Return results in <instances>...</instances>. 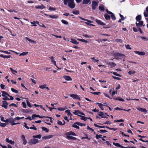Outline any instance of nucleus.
<instances>
[{"instance_id": "20e7f679", "label": "nucleus", "mask_w": 148, "mask_h": 148, "mask_svg": "<svg viewBox=\"0 0 148 148\" xmlns=\"http://www.w3.org/2000/svg\"><path fill=\"white\" fill-rule=\"evenodd\" d=\"M39 142L38 140L36 139H32L30 140L28 142L29 144L30 145L36 144Z\"/></svg>"}, {"instance_id": "2eb2a0df", "label": "nucleus", "mask_w": 148, "mask_h": 148, "mask_svg": "<svg viewBox=\"0 0 148 148\" xmlns=\"http://www.w3.org/2000/svg\"><path fill=\"white\" fill-rule=\"evenodd\" d=\"M53 137L52 135H49L47 136H45L42 138V139L46 140L48 139L51 138Z\"/></svg>"}, {"instance_id": "a19ab883", "label": "nucleus", "mask_w": 148, "mask_h": 148, "mask_svg": "<svg viewBox=\"0 0 148 148\" xmlns=\"http://www.w3.org/2000/svg\"><path fill=\"white\" fill-rule=\"evenodd\" d=\"M41 137V136L40 134H39L36 136H33V137L40 139Z\"/></svg>"}, {"instance_id": "f8f14e48", "label": "nucleus", "mask_w": 148, "mask_h": 148, "mask_svg": "<svg viewBox=\"0 0 148 148\" xmlns=\"http://www.w3.org/2000/svg\"><path fill=\"white\" fill-rule=\"evenodd\" d=\"M138 23L136 22V25L137 27H139L140 26H144V25H143V21H140Z\"/></svg>"}, {"instance_id": "6e6d98bb", "label": "nucleus", "mask_w": 148, "mask_h": 148, "mask_svg": "<svg viewBox=\"0 0 148 148\" xmlns=\"http://www.w3.org/2000/svg\"><path fill=\"white\" fill-rule=\"evenodd\" d=\"M37 117V115L34 114L32 115V119H35V118L36 117Z\"/></svg>"}, {"instance_id": "f03ea898", "label": "nucleus", "mask_w": 148, "mask_h": 148, "mask_svg": "<svg viewBox=\"0 0 148 148\" xmlns=\"http://www.w3.org/2000/svg\"><path fill=\"white\" fill-rule=\"evenodd\" d=\"M66 136V139L69 140H75L77 139L76 138L74 137L71 136H76L75 134L72 132H69L66 133L65 134Z\"/></svg>"}, {"instance_id": "1a4fd4ad", "label": "nucleus", "mask_w": 148, "mask_h": 148, "mask_svg": "<svg viewBox=\"0 0 148 148\" xmlns=\"http://www.w3.org/2000/svg\"><path fill=\"white\" fill-rule=\"evenodd\" d=\"M134 52L136 54L140 56H144L145 54V52L144 51H135Z\"/></svg>"}, {"instance_id": "b1692460", "label": "nucleus", "mask_w": 148, "mask_h": 148, "mask_svg": "<svg viewBox=\"0 0 148 148\" xmlns=\"http://www.w3.org/2000/svg\"><path fill=\"white\" fill-rule=\"evenodd\" d=\"M146 12H144V15L145 17H147L148 16V6L146 8Z\"/></svg>"}, {"instance_id": "49530a36", "label": "nucleus", "mask_w": 148, "mask_h": 148, "mask_svg": "<svg viewBox=\"0 0 148 148\" xmlns=\"http://www.w3.org/2000/svg\"><path fill=\"white\" fill-rule=\"evenodd\" d=\"M73 13L75 15H78L79 13V11L78 10H75L73 12Z\"/></svg>"}, {"instance_id": "2f4dec72", "label": "nucleus", "mask_w": 148, "mask_h": 148, "mask_svg": "<svg viewBox=\"0 0 148 148\" xmlns=\"http://www.w3.org/2000/svg\"><path fill=\"white\" fill-rule=\"evenodd\" d=\"M41 128L42 129V130L45 131L47 133L49 132V130L46 127H42Z\"/></svg>"}, {"instance_id": "7c9ffc66", "label": "nucleus", "mask_w": 148, "mask_h": 148, "mask_svg": "<svg viewBox=\"0 0 148 148\" xmlns=\"http://www.w3.org/2000/svg\"><path fill=\"white\" fill-rule=\"evenodd\" d=\"M79 18L81 19H82V20L85 21H86L87 22H88L89 23H92V21H91L90 20H88V19H84V18H82L81 16H79Z\"/></svg>"}, {"instance_id": "4d7b16f0", "label": "nucleus", "mask_w": 148, "mask_h": 148, "mask_svg": "<svg viewBox=\"0 0 148 148\" xmlns=\"http://www.w3.org/2000/svg\"><path fill=\"white\" fill-rule=\"evenodd\" d=\"M26 102H27V106L29 107L30 108L32 107V106L31 105V104L30 103V102L28 100H26Z\"/></svg>"}, {"instance_id": "dca6fc26", "label": "nucleus", "mask_w": 148, "mask_h": 148, "mask_svg": "<svg viewBox=\"0 0 148 148\" xmlns=\"http://www.w3.org/2000/svg\"><path fill=\"white\" fill-rule=\"evenodd\" d=\"M5 141L8 143H10L12 145H14V141L10 140L8 138H6Z\"/></svg>"}, {"instance_id": "4be33fe9", "label": "nucleus", "mask_w": 148, "mask_h": 148, "mask_svg": "<svg viewBox=\"0 0 148 148\" xmlns=\"http://www.w3.org/2000/svg\"><path fill=\"white\" fill-rule=\"evenodd\" d=\"M98 114L99 116H101L102 118H106L105 115L103 113V112H99Z\"/></svg>"}, {"instance_id": "a878e982", "label": "nucleus", "mask_w": 148, "mask_h": 148, "mask_svg": "<svg viewBox=\"0 0 148 148\" xmlns=\"http://www.w3.org/2000/svg\"><path fill=\"white\" fill-rule=\"evenodd\" d=\"M99 9L100 10L103 11L105 10L104 6L103 5H102L99 6Z\"/></svg>"}, {"instance_id": "412c9836", "label": "nucleus", "mask_w": 148, "mask_h": 148, "mask_svg": "<svg viewBox=\"0 0 148 148\" xmlns=\"http://www.w3.org/2000/svg\"><path fill=\"white\" fill-rule=\"evenodd\" d=\"M39 23L38 21H34L33 22H31V23L32 24V26H36L37 24L38 25Z\"/></svg>"}, {"instance_id": "58836bf2", "label": "nucleus", "mask_w": 148, "mask_h": 148, "mask_svg": "<svg viewBox=\"0 0 148 148\" xmlns=\"http://www.w3.org/2000/svg\"><path fill=\"white\" fill-rule=\"evenodd\" d=\"M7 125V124L5 123H1L0 122V126L2 127H4Z\"/></svg>"}, {"instance_id": "f3484780", "label": "nucleus", "mask_w": 148, "mask_h": 148, "mask_svg": "<svg viewBox=\"0 0 148 148\" xmlns=\"http://www.w3.org/2000/svg\"><path fill=\"white\" fill-rule=\"evenodd\" d=\"M14 119L12 118H9V122L12 125H14Z\"/></svg>"}, {"instance_id": "5701e85b", "label": "nucleus", "mask_w": 148, "mask_h": 148, "mask_svg": "<svg viewBox=\"0 0 148 148\" xmlns=\"http://www.w3.org/2000/svg\"><path fill=\"white\" fill-rule=\"evenodd\" d=\"M2 96L3 97H5L6 95H7L8 96H10V95L9 94L7 93L6 92L4 91H2Z\"/></svg>"}, {"instance_id": "0e129e2a", "label": "nucleus", "mask_w": 148, "mask_h": 148, "mask_svg": "<svg viewBox=\"0 0 148 148\" xmlns=\"http://www.w3.org/2000/svg\"><path fill=\"white\" fill-rule=\"evenodd\" d=\"M29 129H30L34 130H37V128L34 126L33 127H30L29 128Z\"/></svg>"}, {"instance_id": "5fc2aeb1", "label": "nucleus", "mask_w": 148, "mask_h": 148, "mask_svg": "<svg viewBox=\"0 0 148 148\" xmlns=\"http://www.w3.org/2000/svg\"><path fill=\"white\" fill-rule=\"evenodd\" d=\"M115 41L117 42H119L120 43H122L123 42V41L120 39H116Z\"/></svg>"}, {"instance_id": "0eeeda50", "label": "nucleus", "mask_w": 148, "mask_h": 148, "mask_svg": "<svg viewBox=\"0 0 148 148\" xmlns=\"http://www.w3.org/2000/svg\"><path fill=\"white\" fill-rule=\"evenodd\" d=\"M2 105H1L2 107H3L5 109H6L8 108V102L5 101H2Z\"/></svg>"}, {"instance_id": "e2e57ef3", "label": "nucleus", "mask_w": 148, "mask_h": 148, "mask_svg": "<svg viewBox=\"0 0 148 148\" xmlns=\"http://www.w3.org/2000/svg\"><path fill=\"white\" fill-rule=\"evenodd\" d=\"M125 46L126 48L127 49L130 50L132 49L130 47V45H125Z\"/></svg>"}, {"instance_id": "9d476101", "label": "nucleus", "mask_w": 148, "mask_h": 148, "mask_svg": "<svg viewBox=\"0 0 148 148\" xmlns=\"http://www.w3.org/2000/svg\"><path fill=\"white\" fill-rule=\"evenodd\" d=\"M21 138L23 141V144L25 145L27 143V141L25 139V138L24 135H23L21 136Z\"/></svg>"}, {"instance_id": "79ce46f5", "label": "nucleus", "mask_w": 148, "mask_h": 148, "mask_svg": "<svg viewBox=\"0 0 148 148\" xmlns=\"http://www.w3.org/2000/svg\"><path fill=\"white\" fill-rule=\"evenodd\" d=\"M91 59L92 60V61L94 62H98L99 60H97L94 58H91Z\"/></svg>"}, {"instance_id": "ea45409f", "label": "nucleus", "mask_w": 148, "mask_h": 148, "mask_svg": "<svg viewBox=\"0 0 148 148\" xmlns=\"http://www.w3.org/2000/svg\"><path fill=\"white\" fill-rule=\"evenodd\" d=\"M10 69L12 71V73L13 74H15L16 73H17V72L16 71L14 70L12 68H10Z\"/></svg>"}, {"instance_id": "e433bc0d", "label": "nucleus", "mask_w": 148, "mask_h": 148, "mask_svg": "<svg viewBox=\"0 0 148 148\" xmlns=\"http://www.w3.org/2000/svg\"><path fill=\"white\" fill-rule=\"evenodd\" d=\"M103 138V136L101 135H98L97 134L96 135V138L97 139H98L99 138Z\"/></svg>"}, {"instance_id": "37998d69", "label": "nucleus", "mask_w": 148, "mask_h": 148, "mask_svg": "<svg viewBox=\"0 0 148 148\" xmlns=\"http://www.w3.org/2000/svg\"><path fill=\"white\" fill-rule=\"evenodd\" d=\"M113 144L115 146L121 147V145L118 143H113Z\"/></svg>"}, {"instance_id": "680f3d73", "label": "nucleus", "mask_w": 148, "mask_h": 148, "mask_svg": "<svg viewBox=\"0 0 148 148\" xmlns=\"http://www.w3.org/2000/svg\"><path fill=\"white\" fill-rule=\"evenodd\" d=\"M83 36L85 37H87V38H92V36H88V35H87L86 34H83Z\"/></svg>"}, {"instance_id": "864d4df0", "label": "nucleus", "mask_w": 148, "mask_h": 148, "mask_svg": "<svg viewBox=\"0 0 148 148\" xmlns=\"http://www.w3.org/2000/svg\"><path fill=\"white\" fill-rule=\"evenodd\" d=\"M11 90L12 91V92H14L16 93H18V91L12 88H11Z\"/></svg>"}, {"instance_id": "338daca9", "label": "nucleus", "mask_w": 148, "mask_h": 148, "mask_svg": "<svg viewBox=\"0 0 148 148\" xmlns=\"http://www.w3.org/2000/svg\"><path fill=\"white\" fill-rule=\"evenodd\" d=\"M107 131H106V130H100V131H99V132L102 133H105V132H107Z\"/></svg>"}, {"instance_id": "a18cd8bd", "label": "nucleus", "mask_w": 148, "mask_h": 148, "mask_svg": "<svg viewBox=\"0 0 148 148\" xmlns=\"http://www.w3.org/2000/svg\"><path fill=\"white\" fill-rule=\"evenodd\" d=\"M135 73V72L134 71H130L128 72V73L131 75H134Z\"/></svg>"}, {"instance_id": "ddd939ff", "label": "nucleus", "mask_w": 148, "mask_h": 148, "mask_svg": "<svg viewBox=\"0 0 148 148\" xmlns=\"http://www.w3.org/2000/svg\"><path fill=\"white\" fill-rule=\"evenodd\" d=\"M137 109L140 111L142 112H143L146 113L147 112V110L145 108H137Z\"/></svg>"}, {"instance_id": "39448f33", "label": "nucleus", "mask_w": 148, "mask_h": 148, "mask_svg": "<svg viewBox=\"0 0 148 148\" xmlns=\"http://www.w3.org/2000/svg\"><path fill=\"white\" fill-rule=\"evenodd\" d=\"M98 5V3L95 1H93L92 3L91 6L92 9L93 10L96 9V8Z\"/></svg>"}, {"instance_id": "423d86ee", "label": "nucleus", "mask_w": 148, "mask_h": 148, "mask_svg": "<svg viewBox=\"0 0 148 148\" xmlns=\"http://www.w3.org/2000/svg\"><path fill=\"white\" fill-rule=\"evenodd\" d=\"M73 113L74 114L79 116H81V115H85L83 113L81 112L79 110H75L74 112H73Z\"/></svg>"}, {"instance_id": "c9c22d12", "label": "nucleus", "mask_w": 148, "mask_h": 148, "mask_svg": "<svg viewBox=\"0 0 148 148\" xmlns=\"http://www.w3.org/2000/svg\"><path fill=\"white\" fill-rule=\"evenodd\" d=\"M49 10L50 11H55L56 10V8H55L50 7H49Z\"/></svg>"}, {"instance_id": "3c124183", "label": "nucleus", "mask_w": 148, "mask_h": 148, "mask_svg": "<svg viewBox=\"0 0 148 148\" xmlns=\"http://www.w3.org/2000/svg\"><path fill=\"white\" fill-rule=\"evenodd\" d=\"M111 17L112 19L113 20H115L116 19V17L114 16V15L113 13L111 14Z\"/></svg>"}, {"instance_id": "9b49d317", "label": "nucleus", "mask_w": 148, "mask_h": 148, "mask_svg": "<svg viewBox=\"0 0 148 148\" xmlns=\"http://www.w3.org/2000/svg\"><path fill=\"white\" fill-rule=\"evenodd\" d=\"M95 21L97 24L99 25H105L106 24L105 23L99 20L96 19Z\"/></svg>"}, {"instance_id": "09e8293b", "label": "nucleus", "mask_w": 148, "mask_h": 148, "mask_svg": "<svg viewBox=\"0 0 148 148\" xmlns=\"http://www.w3.org/2000/svg\"><path fill=\"white\" fill-rule=\"evenodd\" d=\"M46 85L45 84H44L43 85H41L39 87L41 89H44V88H46Z\"/></svg>"}, {"instance_id": "c756f323", "label": "nucleus", "mask_w": 148, "mask_h": 148, "mask_svg": "<svg viewBox=\"0 0 148 148\" xmlns=\"http://www.w3.org/2000/svg\"><path fill=\"white\" fill-rule=\"evenodd\" d=\"M114 99L116 100H119V101H124V100L122 98L120 97H118L115 98Z\"/></svg>"}, {"instance_id": "aec40b11", "label": "nucleus", "mask_w": 148, "mask_h": 148, "mask_svg": "<svg viewBox=\"0 0 148 148\" xmlns=\"http://www.w3.org/2000/svg\"><path fill=\"white\" fill-rule=\"evenodd\" d=\"M50 58L51 59V62L53 63L54 65L56 66V67H57V66L56 64V61L54 60V57L53 56H51L50 57Z\"/></svg>"}, {"instance_id": "473e14b6", "label": "nucleus", "mask_w": 148, "mask_h": 148, "mask_svg": "<svg viewBox=\"0 0 148 148\" xmlns=\"http://www.w3.org/2000/svg\"><path fill=\"white\" fill-rule=\"evenodd\" d=\"M72 126L74 127H75L76 128L79 129V127L78 126V125L76 124V123H74L72 125Z\"/></svg>"}, {"instance_id": "de8ad7c7", "label": "nucleus", "mask_w": 148, "mask_h": 148, "mask_svg": "<svg viewBox=\"0 0 148 148\" xmlns=\"http://www.w3.org/2000/svg\"><path fill=\"white\" fill-rule=\"evenodd\" d=\"M65 25H68V23L67 21L64 20H62L61 21Z\"/></svg>"}, {"instance_id": "f704fd0d", "label": "nucleus", "mask_w": 148, "mask_h": 148, "mask_svg": "<svg viewBox=\"0 0 148 148\" xmlns=\"http://www.w3.org/2000/svg\"><path fill=\"white\" fill-rule=\"evenodd\" d=\"M65 112L68 114V116H70L72 115V114H71L70 112V110H67L65 111Z\"/></svg>"}, {"instance_id": "8fccbe9b", "label": "nucleus", "mask_w": 148, "mask_h": 148, "mask_svg": "<svg viewBox=\"0 0 148 148\" xmlns=\"http://www.w3.org/2000/svg\"><path fill=\"white\" fill-rule=\"evenodd\" d=\"M0 52L4 53L6 54H10V53L7 51H4L3 50H0Z\"/></svg>"}, {"instance_id": "4468645a", "label": "nucleus", "mask_w": 148, "mask_h": 148, "mask_svg": "<svg viewBox=\"0 0 148 148\" xmlns=\"http://www.w3.org/2000/svg\"><path fill=\"white\" fill-rule=\"evenodd\" d=\"M35 8L36 9H43L45 8V7L42 4L41 5H38L35 6Z\"/></svg>"}, {"instance_id": "6ab92c4d", "label": "nucleus", "mask_w": 148, "mask_h": 148, "mask_svg": "<svg viewBox=\"0 0 148 148\" xmlns=\"http://www.w3.org/2000/svg\"><path fill=\"white\" fill-rule=\"evenodd\" d=\"M63 77L67 81H71L72 80V78L69 76H64Z\"/></svg>"}, {"instance_id": "603ef678", "label": "nucleus", "mask_w": 148, "mask_h": 148, "mask_svg": "<svg viewBox=\"0 0 148 148\" xmlns=\"http://www.w3.org/2000/svg\"><path fill=\"white\" fill-rule=\"evenodd\" d=\"M124 122V120L120 119L119 120H115L114 121V122Z\"/></svg>"}, {"instance_id": "052dcab7", "label": "nucleus", "mask_w": 148, "mask_h": 148, "mask_svg": "<svg viewBox=\"0 0 148 148\" xmlns=\"http://www.w3.org/2000/svg\"><path fill=\"white\" fill-rule=\"evenodd\" d=\"M9 106L10 107L14 106V107H17V106L14 103H12L9 105Z\"/></svg>"}, {"instance_id": "c03bdc74", "label": "nucleus", "mask_w": 148, "mask_h": 148, "mask_svg": "<svg viewBox=\"0 0 148 148\" xmlns=\"http://www.w3.org/2000/svg\"><path fill=\"white\" fill-rule=\"evenodd\" d=\"M28 53V52H23L20 53V54H19V56H24L26 54H27Z\"/></svg>"}, {"instance_id": "7ed1b4c3", "label": "nucleus", "mask_w": 148, "mask_h": 148, "mask_svg": "<svg viewBox=\"0 0 148 148\" xmlns=\"http://www.w3.org/2000/svg\"><path fill=\"white\" fill-rule=\"evenodd\" d=\"M114 57L116 59H123V60H125V56L123 54L119 53H116L114 54Z\"/></svg>"}, {"instance_id": "f257e3e1", "label": "nucleus", "mask_w": 148, "mask_h": 148, "mask_svg": "<svg viewBox=\"0 0 148 148\" xmlns=\"http://www.w3.org/2000/svg\"><path fill=\"white\" fill-rule=\"evenodd\" d=\"M63 3L65 5L68 4L69 7L71 9L74 8L75 7L74 0H64Z\"/></svg>"}, {"instance_id": "72a5a7b5", "label": "nucleus", "mask_w": 148, "mask_h": 148, "mask_svg": "<svg viewBox=\"0 0 148 148\" xmlns=\"http://www.w3.org/2000/svg\"><path fill=\"white\" fill-rule=\"evenodd\" d=\"M57 123L58 125H64L65 123V122L64 121V123H62L61 121H58Z\"/></svg>"}, {"instance_id": "c85d7f7f", "label": "nucleus", "mask_w": 148, "mask_h": 148, "mask_svg": "<svg viewBox=\"0 0 148 148\" xmlns=\"http://www.w3.org/2000/svg\"><path fill=\"white\" fill-rule=\"evenodd\" d=\"M91 0H83L82 3L84 4H86L89 3Z\"/></svg>"}, {"instance_id": "13d9d810", "label": "nucleus", "mask_w": 148, "mask_h": 148, "mask_svg": "<svg viewBox=\"0 0 148 148\" xmlns=\"http://www.w3.org/2000/svg\"><path fill=\"white\" fill-rule=\"evenodd\" d=\"M24 126L27 129H29V127L27 126V124L26 123H24Z\"/></svg>"}, {"instance_id": "774afa93", "label": "nucleus", "mask_w": 148, "mask_h": 148, "mask_svg": "<svg viewBox=\"0 0 148 148\" xmlns=\"http://www.w3.org/2000/svg\"><path fill=\"white\" fill-rule=\"evenodd\" d=\"M4 97L3 98V100H10V99L8 98L6 96H5V97Z\"/></svg>"}, {"instance_id": "4c0bfd02", "label": "nucleus", "mask_w": 148, "mask_h": 148, "mask_svg": "<svg viewBox=\"0 0 148 148\" xmlns=\"http://www.w3.org/2000/svg\"><path fill=\"white\" fill-rule=\"evenodd\" d=\"M104 17L106 20H109L110 18V16L107 14H106L104 15Z\"/></svg>"}, {"instance_id": "bb28decb", "label": "nucleus", "mask_w": 148, "mask_h": 148, "mask_svg": "<svg viewBox=\"0 0 148 148\" xmlns=\"http://www.w3.org/2000/svg\"><path fill=\"white\" fill-rule=\"evenodd\" d=\"M67 108H66V107H63V108H60V107L58 108L57 109L58 110L62 111L64 110Z\"/></svg>"}, {"instance_id": "cd10ccee", "label": "nucleus", "mask_w": 148, "mask_h": 148, "mask_svg": "<svg viewBox=\"0 0 148 148\" xmlns=\"http://www.w3.org/2000/svg\"><path fill=\"white\" fill-rule=\"evenodd\" d=\"M71 42L74 44L77 45L79 44V42L77 41L76 40L73 39H72Z\"/></svg>"}, {"instance_id": "6e6552de", "label": "nucleus", "mask_w": 148, "mask_h": 148, "mask_svg": "<svg viewBox=\"0 0 148 148\" xmlns=\"http://www.w3.org/2000/svg\"><path fill=\"white\" fill-rule=\"evenodd\" d=\"M71 97L73 98L74 99H79V100H81L79 97L77 95L75 94H73L70 95Z\"/></svg>"}, {"instance_id": "bf43d9fd", "label": "nucleus", "mask_w": 148, "mask_h": 148, "mask_svg": "<svg viewBox=\"0 0 148 148\" xmlns=\"http://www.w3.org/2000/svg\"><path fill=\"white\" fill-rule=\"evenodd\" d=\"M112 73L113 75H115L117 76H119V77L121 76L120 75L117 74V73L116 72H113Z\"/></svg>"}, {"instance_id": "393cba45", "label": "nucleus", "mask_w": 148, "mask_h": 148, "mask_svg": "<svg viewBox=\"0 0 148 148\" xmlns=\"http://www.w3.org/2000/svg\"><path fill=\"white\" fill-rule=\"evenodd\" d=\"M141 18V15H138L136 18V20L138 22H140Z\"/></svg>"}, {"instance_id": "a211bd4d", "label": "nucleus", "mask_w": 148, "mask_h": 148, "mask_svg": "<svg viewBox=\"0 0 148 148\" xmlns=\"http://www.w3.org/2000/svg\"><path fill=\"white\" fill-rule=\"evenodd\" d=\"M49 16L50 18L53 19H57L59 17L58 15H50Z\"/></svg>"}, {"instance_id": "69168bd1", "label": "nucleus", "mask_w": 148, "mask_h": 148, "mask_svg": "<svg viewBox=\"0 0 148 148\" xmlns=\"http://www.w3.org/2000/svg\"><path fill=\"white\" fill-rule=\"evenodd\" d=\"M85 24H86L88 25L92 26H94V25L90 23H89L88 22H85L84 23Z\"/></svg>"}]
</instances>
